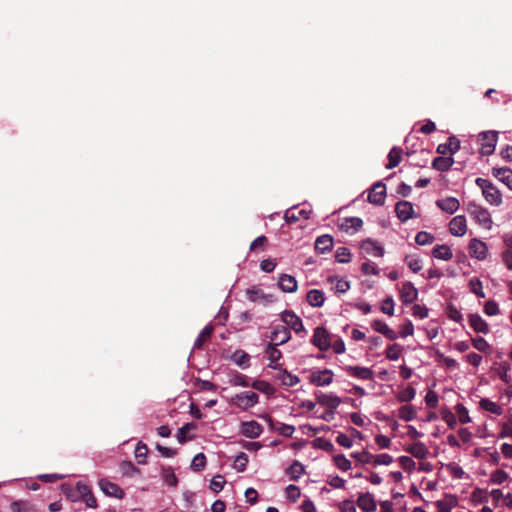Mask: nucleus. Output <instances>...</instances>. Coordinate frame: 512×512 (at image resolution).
Instances as JSON below:
<instances>
[{
	"instance_id": "nucleus-11",
	"label": "nucleus",
	"mask_w": 512,
	"mask_h": 512,
	"mask_svg": "<svg viewBox=\"0 0 512 512\" xmlns=\"http://www.w3.org/2000/svg\"><path fill=\"white\" fill-rule=\"evenodd\" d=\"M395 212L398 219L401 222H406L411 218L416 217L414 215L413 204L409 201H399L395 205Z\"/></svg>"
},
{
	"instance_id": "nucleus-29",
	"label": "nucleus",
	"mask_w": 512,
	"mask_h": 512,
	"mask_svg": "<svg viewBox=\"0 0 512 512\" xmlns=\"http://www.w3.org/2000/svg\"><path fill=\"white\" fill-rule=\"evenodd\" d=\"M453 164L454 159L452 157L439 156L432 161V167L441 172L448 171Z\"/></svg>"
},
{
	"instance_id": "nucleus-57",
	"label": "nucleus",
	"mask_w": 512,
	"mask_h": 512,
	"mask_svg": "<svg viewBox=\"0 0 512 512\" xmlns=\"http://www.w3.org/2000/svg\"><path fill=\"white\" fill-rule=\"evenodd\" d=\"M121 472L127 476H133L139 473L140 470L131 461H122L120 464Z\"/></svg>"
},
{
	"instance_id": "nucleus-63",
	"label": "nucleus",
	"mask_w": 512,
	"mask_h": 512,
	"mask_svg": "<svg viewBox=\"0 0 512 512\" xmlns=\"http://www.w3.org/2000/svg\"><path fill=\"white\" fill-rule=\"evenodd\" d=\"M507 478H508V474L504 470H501V469L495 470L491 474V481L494 484H502L504 481L507 480Z\"/></svg>"
},
{
	"instance_id": "nucleus-25",
	"label": "nucleus",
	"mask_w": 512,
	"mask_h": 512,
	"mask_svg": "<svg viewBox=\"0 0 512 512\" xmlns=\"http://www.w3.org/2000/svg\"><path fill=\"white\" fill-rule=\"evenodd\" d=\"M371 327L375 331L383 334L389 340H395L397 338L396 332L394 330H392L386 323H384L381 320H374L371 323Z\"/></svg>"
},
{
	"instance_id": "nucleus-22",
	"label": "nucleus",
	"mask_w": 512,
	"mask_h": 512,
	"mask_svg": "<svg viewBox=\"0 0 512 512\" xmlns=\"http://www.w3.org/2000/svg\"><path fill=\"white\" fill-rule=\"evenodd\" d=\"M469 325L471 328L477 333L488 334L489 326L487 322L482 319L479 314H470L469 315Z\"/></svg>"
},
{
	"instance_id": "nucleus-1",
	"label": "nucleus",
	"mask_w": 512,
	"mask_h": 512,
	"mask_svg": "<svg viewBox=\"0 0 512 512\" xmlns=\"http://www.w3.org/2000/svg\"><path fill=\"white\" fill-rule=\"evenodd\" d=\"M475 182L482 189L483 196L487 202L494 206H499L502 203V194L491 181L477 178Z\"/></svg>"
},
{
	"instance_id": "nucleus-2",
	"label": "nucleus",
	"mask_w": 512,
	"mask_h": 512,
	"mask_svg": "<svg viewBox=\"0 0 512 512\" xmlns=\"http://www.w3.org/2000/svg\"><path fill=\"white\" fill-rule=\"evenodd\" d=\"M259 402V395L253 391H244L231 399V404L242 410H248Z\"/></svg>"
},
{
	"instance_id": "nucleus-35",
	"label": "nucleus",
	"mask_w": 512,
	"mask_h": 512,
	"mask_svg": "<svg viewBox=\"0 0 512 512\" xmlns=\"http://www.w3.org/2000/svg\"><path fill=\"white\" fill-rule=\"evenodd\" d=\"M304 473V466L297 460H294L292 464L286 469V474L289 475L290 480L293 481L298 480Z\"/></svg>"
},
{
	"instance_id": "nucleus-9",
	"label": "nucleus",
	"mask_w": 512,
	"mask_h": 512,
	"mask_svg": "<svg viewBox=\"0 0 512 512\" xmlns=\"http://www.w3.org/2000/svg\"><path fill=\"white\" fill-rule=\"evenodd\" d=\"M98 485L102 492L109 497L122 499L125 495L123 489L120 486L107 479H100Z\"/></svg>"
},
{
	"instance_id": "nucleus-17",
	"label": "nucleus",
	"mask_w": 512,
	"mask_h": 512,
	"mask_svg": "<svg viewBox=\"0 0 512 512\" xmlns=\"http://www.w3.org/2000/svg\"><path fill=\"white\" fill-rule=\"evenodd\" d=\"M357 505L364 512H373L377 507L374 496L369 492L359 494Z\"/></svg>"
},
{
	"instance_id": "nucleus-61",
	"label": "nucleus",
	"mask_w": 512,
	"mask_h": 512,
	"mask_svg": "<svg viewBox=\"0 0 512 512\" xmlns=\"http://www.w3.org/2000/svg\"><path fill=\"white\" fill-rule=\"evenodd\" d=\"M286 494L287 498L292 502H296L301 496L299 487L293 484H290L286 487Z\"/></svg>"
},
{
	"instance_id": "nucleus-55",
	"label": "nucleus",
	"mask_w": 512,
	"mask_h": 512,
	"mask_svg": "<svg viewBox=\"0 0 512 512\" xmlns=\"http://www.w3.org/2000/svg\"><path fill=\"white\" fill-rule=\"evenodd\" d=\"M248 463V456L246 453L241 452L238 454L234 460V468L239 471L243 472L246 469Z\"/></svg>"
},
{
	"instance_id": "nucleus-23",
	"label": "nucleus",
	"mask_w": 512,
	"mask_h": 512,
	"mask_svg": "<svg viewBox=\"0 0 512 512\" xmlns=\"http://www.w3.org/2000/svg\"><path fill=\"white\" fill-rule=\"evenodd\" d=\"M436 205L444 212L453 214L456 212L459 207L460 203L458 199L455 197H447L444 199L437 200Z\"/></svg>"
},
{
	"instance_id": "nucleus-32",
	"label": "nucleus",
	"mask_w": 512,
	"mask_h": 512,
	"mask_svg": "<svg viewBox=\"0 0 512 512\" xmlns=\"http://www.w3.org/2000/svg\"><path fill=\"white\" fill-rule=\"evenodd\" d=\"M310 213H311V210H306V209H301L297 212L287 210L284 218L287 223L292 224V223H296L301 218L308 219L310 216Z\"/></svg>"
},
{
	"instance_id": "nucleus-7",
	"label": "nucleus",
	"mask_w": 512,
	"mask_h": 512,
	"mask_svg": "<svg viewBox=\"0 0 512 512\" xmlns=\"http://www.w3.org/2000/svg\"><path fill=\"white\" fill-rule=\"evenodd\" d=\"M386 198V186L381 181L373 184L368 194V201L374 205L381 206Z\"/></svg>"
},
{
	"instance_id": "nucleus-10",
	"label": "nucleus",
	"mask_w": 512,
	"mask_h": 512,
	"mask_svg": "<svg viewBox=\"0 0 512 512\" xmlns=\"http://www.w3.org/2000/svg\"><path fill=\"white\" fill-rule=\"evenodd\" d=\"M468 250L471 257L484 260L487 256L488 247L483 241L473 238L469 243Z\"/></svg>"
},
{
	"instance_id": "nucleus-18",
	"label": "nucleus",
	"mask_w": 512,
	"mask_h": 512,
	"mask_svg": "<svg viewBox=\"0 0 512 512\" xmlns=\"http://www.w3.org/2000/svg\"><path fill=\"white\" fill-rule=\"evenodd\" d=\"M466 219L462 215L455 216L449 223V231L454 236H463L466 233Z\"/></svg>"
},
{
	"instance_id": "nucleus-30",
	"label": "nucleus",
	"mask_w": 512,
	"mask_h": 512,
	"mask_svg": "<svg viewBox=\"0 0 512 512\" xmlns=\"http://www.w3.org/2000/svg\"><path fill=\"white\" fill-rule=\"evenodd\" d=\"M307 302L313 307H321L324 303V293L318 289H312L307 293Z\"/></svg>"
},
{
	"instance_id": "nucleus-50",
	"label": "nucleus",
	"mask_w": 512,
	"mask_h": 512,
	"mask_svg": "<svg viewBox=\"0 0 512 512\" xmlns=\"http://www.w3.org/2000/svg\"><path fill=\"white\" fill-rule=\"evenodd\" d=\"M510 369V364L505 361L499 364V368L497 370L500 379L506 384H509L511 382V376L508 375V371Z\"/></svg>"
},
{
	"instance_id": "nucleus-45",
	"label": "nucleus",
	"mask_w": 512,
	"mask_h": 512,
	"mask_svg": "<svg viewBox=\"0 0 512 512\" xmlns=\"http://www.w3.org/2000/svg\"><path fill=\"white\" fill-rule=\"evenodd\" d=\"M162 477H163L165 483L169 486L175 487L178 483V479L174 473V470L170 466L162 468Z\"/></svg>"
},
{
	"instance_id": "nucleus-40",
	"label": "nucleus",
	"mask_w": 512,
	"mask_h": 512,
	"mask_svg": "<svg viewBox=\"0 0 512 512\" xmlns=\"http://www.w3.org/2000/svg\"><path fill=\"white\" fill-rule=\"evenodd\" d=\"M363 226L362 219L358 217H350L346 218L345 222L342 224V228H344L347 232L352 231L356 232Z\"/></svg>"
},
{
	"instance_id": "nucleus-41",
	"label": "nucleus",
	"mask_w": 512,
	"mask_h": 512,
	"mask_svg": "<svg viewBox=\"0 0 512 512\" xmlns=\"http://www.w3.org/2000/svg\"><path fill=\"white\" fill-rule=\"evenodd\" d=\"M196 429V424L194 423H186L184 424L181 428H179L177 434H176V438L178 440L179 443H185L187 442L189 439H191V437H187V433L190 431V430H194Z\"/></svg>"
},
{
	"instance_id": "nucleus-38",
	"label": "nucleus",
	"mask_w": 512,
	"mask_h": 512,
	"mask_svg": "<svg viewBox=\"0 0 512 512\" xmlns=\"http://www.w3.org/2000/svg\"><path fill=\"white\" fill-rule=\"evenodd\" d=\"M276 378L281 381L285 386L293 387L299 383L300 379L298 376L289 373L286 370H281Z\"/></svg>"
},
{
	"instance_id": "nucleus-39",
	"label": "nucleus",
	"mask_w": 512,
	"mask_h": 512,
	"mask_svg": "<svg viewBox=\"0 0 512 512\" xmlns=\"http://www.w3.org/2000/svg\"><path fill=\"white\" fill-rule=\"evenodd\" d=\"M479 404L482 409H484L490 413H493L495 415H501L503 413V409L497 403H495L487 398L481 399Z\"/></svg>"
},
{
	"instance_id": "nucleus-15",
	"label": "nucleus",
	"mask_w": 512,
	"mask_h": 512,
	"mask_svg": "<svg viewBox=\"0 0 512 512\" xmlns=\"http://www.w3.org/2000/svg\"><path fill=\"white\" fill-rule=\"evenodd\" d=\"M317 403L326 406L327 409H336L341 404V398L334 394L316 392Z\"/></svg>"
},
{
	"instance_id": "nucleus-33",
	"label": "nucleus",
	"mask_w": 512,
	"mask_h": 512,
	"mask_svg": "<svg viewBox=\"0 0 512 512\" xmlns=\"http://www.w3.org/2000/svg\"><path fill=\"white\" fill-rule=\"evenodd\" d=\"M405 450L418 459H424L428 454V449L422 442L413 443Z\"/></svg>"
},
{
	"instance_id": "nucleus-48",
	"label": "nucleus",
	"mask_w": 512,
	"mask_h": 512,
	"mask_svg": "<svg viewBox=\"0 0 512 512\" xmlns=\"http://www.w3.org/2000/svg\"><path fill=\"white\" fill-rule=\"evenodd\" d=\"M435 240V237L429 233V232H426V231H420L417 233L416 237H415V241L418 245H429V244H432Z\"/></svg>"
},
{
	"instance_id": "nucleus-20",
	"label": "nucleus",
	"mask_w": 512,
	"mask_h": 512,
	"mask_svg": "<svg viewBox=\"0 0 512 512\" xmlns=\"http://www.w3.org/2000/svg\"><path fill=\"white\" fill-rule=\"evenodd\" d=\"M345 371L352 377L359 378L362 380H372L373 371L367 367L361 366H347Z\"/></svg>"
},
{
	"instance_id": "nucleus-34",
	"label": "nucleus",
	"mask_w": 512,
	"mask_h": 512,
	"mask_svg": "<svg viewBox=\"0 0 512 512\" xmlns=\"http://www.w3.org/2000/svg\"><path fill=\"white\" fill-rule=\"evenodd\" d=\"M269 424L272 429L277 430L280 435L284 437H291L295 432V427L292 425L284 424V423H274V421L269 417Z\"/></svg>"
},
{
	"instance_id": "nucleus-52",
	"label": "nucleus",
	"mask_w": 512,
	"mask_h": 512,
	"mask_svg": "<svg viewBox=\"0 0 512 512\" xmlns=\"http://www.w3.org/2000/svg\"><path fill=\"white\" fill-rule=\"evenodd\" d=\"M206 465V456L203 453H198L194 456L191 462V469L199 472L204 469Z\"/></svg>"
},
{
	"instance_id": "nucleus-62",
	"label": "nucleus",
	"mask_w": 512,
	"mask_h": 512,
	"mask_svg": "<svg viewBox=\"0 0 512 512\" xmlns=\"http://www.w3.org/2000/svg\"><path fill=\"white\" fill-rule=\"evenodd\" d=\"M393 462V457L389 454L383 453L374 455L373 465H390Z\"/></svg>"
},
{
	"instance_id": "nucleus-12",
	"label": "nucleus",
	"mask_w": 512,
	"mask_h": 512,
	"mask_svg": "<svg viewBox=\"0 0 512 512\" xmlns=\"http://www.w3.org/2000/svg\"><path fill=\"white\" fill-rule=\"evenodd\" d=\"M400 299L405 305L413 303L418 298V290L411 282H404L399 290Z\"/></svg>"
},
{
	"instance_id": "nucleus-6",
	"label": "nucleus",
	"mask_w": 512,
	"mask_h": 512,
	"mask_svg": "<svg viewBox=\"0 0 512 512\" xmlns=\"http://www.w3.org/2000/svg\"><path fill=\"white\" fill-rule=\"evenodd\" d=\"M481 150L482 155H491L496 146L497 133L492 131L482 132L480 134Z\"/></svg>"
},
{
	"instance_id": "nucleus-59",
	"label": "nucleus",
	"mask_w": 512,
	"mask_h": 512,
	"mask_svg": "<svg viewBox=\"0 0 512 512\" xmlns=\"http://www.w3.org/2000/svg\"><path fill=\"white\" fill-rule=\"evenodd\" d=\"M351 456L357 459L362 464H373L374 455L369 453L368 451L353 453Z\"/></svg>"
},
{
	"instance_id": "nucleus-58",
	"label": "nucleus",
	"mask_w": 512,
	"mask_h": 512,
	"mask_svg": "<svg viewBox=\"0 0 512 512\" xmlns=\"http://www.w3.org/2000/svg\"><path fill=\"white\" fill-rule=\"evenodd\" d=\"M225 483L226 481L222 475H216L210 482V489L215 493H219L223 489Z\"/></svg>"
},
{
	"instance_id": "nucleus-44",
	"label": "nucleus",
	"mask_w": 512,
	"mask_h": 512,
	"mask_svg": "<svg viewBox=\"0 0 512 512\" xmlns=\"http://www.w3.org/2000/svg\"><path fill=\"white\" fill-rule=\"evenodd\" d=\"M247 298L252 302L265 301L267 296L262 290L256 286H253L246 291Z\"/></svg>"
},
{
	"instance_id": "nucleus-43",
	"label": "nucleus",
	"mask_w": 512,
	"mask_h": 512,
	"mask_svg": "<svg viewBox=\"0 0 512 512\" xmlns=\"http://www.w3.org/2000/svg\"><path fill=\"white\" fill-rule=\"evenodd\" d=\"M232 360L242 368L249 366L250 356L242 350H237L232 355Z\"/></svg>"
},
{
	"instance_id": "nucleus-4",
	"label": "nucleus",
	"mask_w": 512,
	"mask_h": 512,
	"mask_svg": "<svg viewBox=\"0 0 512 512\" xmlns=\"http://www.w3.org/2000/svg\"><path fill=\"white\" fill-rule=\"evenodd\" d=\"M311 343L321 351H327L331 347L330 334L324 327H316Z\"/></svg>"
},
{
	"instance_id": "nucleus-8",
	"label": "nucleus",
	"mask_w": 512,
	"mask_h": 512,
	"mask_svg": "<svg viewBox=\"0 0 512 512\" xmlns=\"http://www.w3.org/2000/svg\"><path fill=\"white\" fill-rule=\"evenodd\" d=\"M333 372L330 369L314 371L309 377L310 383L316 386H327L333 381Z\"/></svg>"
},
{
	"instance_id": "nucleus-54",
	"label": "nucleus",
	"mask_w": 512,
	"mask_h": 512,
	"mask_svg": "<svg viewBox=\"0 0 512 512\" xmlns=\"http://www.w3.org/2000/svg\"><path fill=\"white\" fill-rule=\"evenodd\" d=\"M335 259L339 263H348L351 260V254L348 248L339 247L335 253Z\"/></svg>"
},
{
	"instance_id": "nucleus-46",
	"label": "nucleus",
	"mask_w": 512,
	"mask_h": 512,
	"mask_svg": "<svg viewBox=\"0 0 512 512\" xmlns=\"http://www.w3.org/2000/svg\"><path fill=\"white\" fill-rule=\"evenodd\" d=\"M403 351V347L397 343L391 344L386 349V358L392 361H396L400 358Z\"/></svg>"
},
{
	"instance_id": "nucleus-51",
	"label": "nucleus",
	"mask_w": 512,
	"mask_h": 512,
	"mask_svg": "<svg viewBox=\"0 0 512 512\" xmlns=\"http://www.w3.org/2000/svg\"><path fill=\"white\" fill-rule=\"evenodd\" d=\"M333 461L337 468L342 471L351 469V462L343 454L335 455Z\"/></svg>"
},
{
	"instance_id": "nucleus-21",
	"label": "nucleus",
	"mask_w": 512,
	"mask_h": 512,
	"mask_svg": "<svg viewBox=\"0 0 512 512\" xmlns=\"http://www.w3.org/2000/svg\"><path fill=\"white\" fill-rule=\"evenodd\" d=\"M361 249L365 253L375 257H382L384 255V248L370 238L362 241Z\"/></svg>"
},
{
	"instance_id": "nucleus-31",
	"label": "nucleus",
	"mask_w": 512,
	"mask_h": 512,
	"mask_svg": "<svg viewBox=\"0 0 512 512\" xmlns=\"http://www.w3.org/2000/svg\"><path fill=\"white\" fill-rule=\"evenodd\" d=\"M433 257L440 260H451L453 257L452 251L448 245H436L432 250Z\"/></svg>"
},
{
	"instance_id": "nucleus-42",
	"label": "nucleus",
	"mask_w": 512,
	"mask_h": 512,
	"mask_svg": "<svg viewBox=\"0 0 512 512\" xmlns=\"http://www.w3.org/2000/svg\"><path fill=\"white\" fill-rule=\"evenodd\" d=\"M416 415V410L412 405H404L399 408V417L404 421H412Z\"/></svg>"
},
{
	"instance_id": "nucleus-53",
	"label": "nucleus",
	"mask_w": 512,
	"mask_h": 512,
	"mask_svg": "<svg viewBox=\"0 0 512 512\" xmlns=\"http://www.w3.org/2000/svg\"><path fill=\"white\" fill-rule=\"evenodd\" d=\"M415 395L416 390L412 386H408L407 388L399 392L397 399L400 402H410L411 400L414 399Z\"/></svg>"
},
{
	"instance_id": "nucleus-49",
	"label": "nucleus",
	"mask_w": 512,
	"mask_h": 512,
	"mask_svg": "<svg viewBox=\"0 0 512 512\" xmlns=\"http://www.w3.org/2000/svg\"><path fill=\"white\" fill-rule=\"evenodd\" d=\"M251 387L255 390H258L262 393H266V394H272L274 392V389L272 388V386L266 382V381H263V380H255L251 383Z\"/></svg>"
},
{
	"instance_id": "nucleus-14",
	"label": "nucleus",
	"mask_w": 512,
	"mask_h": 512,
	"mask_svg": "<svg viewBox=\"0 0 512 512\" xmlns=\"http://www.w3.org/2000/svg\"><path fill=\"white\" fill-rule=\"evenodd\" d=\"M291 338L289 329L285 326H276L274 331L271 333L270 339L272 344L280 346L288 342Z\"/></svg>"
},
{
	"instance_id": "nucleus-47",
	"label": "nucleus",
	"mask_w": 512,
	"mask_h": 512,
	"mask_svg": "<svg viewBox=\"0 0 512 512\" xmlns=\"http://www.w3.org/2000/svg\"><path fill=\"white\" fill-rule=\"evenodd\" d=\"M148 455V447L143 442H138L135 448V458L139 464H145Z\"/></svg>"
},
{
	"instance_id": "nucleus-28",
	"label": "nucleus",
	"mask_w": 512,
	"mask_h": 512,
	"mask_svg": "<svg viewBox=\"0 0 512 512\" xmlns=\"http://www.w3.org/2000/svg\"><path fill=\"white\" fill-rule=\"evenodd\" d=\"M213 330L214 327L212 325L205 326L194 342V349H202L204 344L210 340Z\"/></svg>"
},
{
	"instance_id": "nucleus-36",
	"label": "nucleus",
	"mask_w": 512,
	"mask_h": 512,
	"mask_svg": "<svg viewBox=\"0 0 512 512\" xmlns=\"http://www.w3.org/2000/svg\"><path fill=\"white\" fill-rule=\"evenodd\" d=\"M265 353L268 356V359L270 360L269 367L273 369H278V365L274 364L277 362L281 357L282 353L279 349H277V345L269 344L265 350Z\"/></svg>"
},
{
	"instance_id": "nucleus-3",
	"label": "nucleus",
	"mask_w": 512,
	"mask_h": 512,
	"mask_svg": "<svg viewBox=\"0 0 512 512\" xmlns=\"http://www.w3.org/2000/svg\"><path fill=\"white\" fill-rule=\"evenodd\" d=\"M281 320L291 328L296 334H306L303 322L292 310H284L281 313Z\"/></svg>"
},
{
	"instance_id": "nucleus-60",
	"label": "nucleus",
	"mask_w": 512,
	"mask_h": 512,
	"mask_svg": "<svg viewBox=\"0 0 512 512\" xmlns=\"http://www.w3.org/2000/svg\"><path fill=\"white\" fill-rule=\"evenodd\" d=\"M455 409H456L457 415L459 417L460 423L466 424L471 421V419L469 417L468 410L466 409V407L464 405L457 404Z\"/></svg>"
},
{
	"instance_id": "nucleus-26",
	"label": "nucleus",
	"mask_w": 512,
	"mask_h": 512,
	"mask_svg": "<svg viewBox=\"0 0 512 512\" xmlns=\"http://www.w3.org/2000/svg\"><path fill=\"white\" fill-rule=\"evenodd\" d=\"M11 512H39L35 504L28 500H17L10 504Z\"/></svg>"
},
{
	"instance_id": "nucleus-64",
	"label": "nucleus",
	"mask_w": 512,
	"mask_h": 512,
	"mask_svg": "<svg viewBox=\"0 0 512 512\" xmlns=\"http://www.w3.org/2000/svg\"><path fill=\"white\" fill-rule=\"evenodd\" d=\"M381 311L389 316L394 314V300L392 297H387L385 300H383Z\"/></svg>"
},
{
	"instance_id": "nucleus-5",
	"label": "nucleus",
	"mask_w": 512,
	"mask_h": 512,
	"mask_svg": "<svg viewBox=\"0 0 512 512\" xmlns=\"http://www.w3.org/2000/svg\"><path fill=\"white\" fill-rule=\"evenodd\" d=\"M467 210L470 213V215H472L477 220L479 224L485 227H490L492 220L487 209L483 208L482 206L476 203L471 202L468 204Z\"/></svg>"
},
{
	"instance_id": "nucleus-27",
	"label": "nucleus",
	"mask_w": 512,
	"mask_h": 512,
	"mask_svg": "<svg viewBox=\"0 0 512 512\" xmlns=\"http://www.w3.org/2000/svg\"><path fill=\"white\" fill-rule=\"evenodd\" d=\"M333 247V238L328 234L321 235L317 237L315 241V249L319 253H326L330 251Z\"/></svg>"
},
{
	"instance_id": "nucleus-24",
	"label": "nucleus",
	"mask_w": 512,
	"mask_h": 512,
	"mask_svg": "<svg viewBox=\"0 0 512 512\" xmlns=\"http://www.w3.org/2000/svg\"><path fill=\"white\" fill-rule=\"evenodd\" d=\"M278 285L283 292L292 293L297 290L296 279L288 274H282L279 278Z\"/></svg>"
},
{
	"instance_id": "nucleus-56",
	"label": "nucleus",
	"mask_w": 512,
	"mask_h": 512,
	"mask_svg": "<svg viewBox=\"0 0 512 512\" xmlns=\"http://www.w3.org/2000/svg\"><path fill=\"white\" fill-rule=\"evenodd\" d=\"M470 290L476 294L479 298H485L486 295L483 291L482 283L479 279L473 278L469 282Z\"/></svg>"
},
{
	"instance_id": "nucleus-19",
	"label": "nucleus",
	"mask_w": 512,
	"mask_h": 512,
	"mask_svg": "<svg viewBox=\"0 0 512 512\" xmlns=\"http://www.w3.org/2000/svg\"><path fill=\"white\" fill-rule=\"evenodd\" d=\"M492 175L512 190V170L508 167L492 168Z\"/></svg>"
},
{
	"instance_id": "nucleus-13",
	"label": "nucleus",
	"mask_w": 512,
	"mask_h": 512,
	"mask_svg": "<svg viewBox=\"0 0 512 512\" xmlns=\"http://www.w3.org/2000/svg\"><path fill=\"white\" fill-rule=\"evenodd\" d=\"M263 431L262 426L254 420L241 423L240 433L250 439L258 438Z\"/></svg>"
},
{
	"instance_id": "nucleus-16",
	"label": "nucleus",
	"mask_w": 512,
	"mask_h": 512,
	"mask_svg": "<svg viewBox=\"0 0 512 512\" xmlns=\"http://www.w3.org/2000/svg\"><path fill=\"white\" fill-rule=\"evenodd\" d=\"M460 149V141L455 136L448 138L446 143L439 144L436 152L440 155L455 154Z\"/></svg>"
},
{
	"instance_id": "nucleus-37",
	"label": "nucleus",
	"mask_w": 512,
	"mask_h": 512,
	"mask_svg": "<svg viewBox=\"0 0 512 512\" xmlns=\"http://www.w3.org/2000/svg\"><path fill=\"white\" fill-rule=\"evenodd\" d=\"M403 150L399 147H393L388 154V164H386L387 169H393L397 167L401 161Z\"/></svg>"
}]
</instances>
